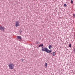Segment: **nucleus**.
<instances>
[{"label": "nucleus", "instance_id": "nucleus-1", "mask_svg": "<svg viewBox=\"0 0 75 75\" xmlns=\"http://www.w3.org/2000/svg\"><path fill=\"white\" fill-rule=\"evenodd\" d=\"M8 67L10 69H13L14 68L15 65L13 63H10L9 64Z\"/></svg>", "mask_w": 75, "mask_h": 75}, {"label": "nucleus", "instance_id": "nucleus-2", "mask_svg": "<svg viewBox=\"0 0 75 75\" xmlns=\"http://www.w3.org/2000/svg\"><path fill=\"white\" fill-rule=\"evenodd\" d=\"M42 50L43 51H45L47 53H49V50L47 47H42Z\"/></svg>", "mask_w": 75, "mask_h": 75}, {"label": "nucleus", "instance_id": "nucleus-3", "mask_svg": "<svg viewBox=\"0 0 75 75\" xmlns=\"http://www.w3.org/2000/svg\"><path fill=\"white\" fill-rule=\"evenodd\" d=\"M15 24L16 27H18V26H19V25H20V22L19 21H17L16 22Z\"/></svg>", "mask_w": 75, "mask_h": 75}, {"label": "nucleus", "instance_id": "nucleus-4", "mask_svg": "<svg viewBox=\"0 0 75 75\" xmlns=\"http://www.w3.org/2000/svg\"><path fill=\"white\" fill-rule=\"evenodd\" d=\"M4 28L3 27L1 26H0V30L1 31H4Z\"/></svg>", "mask_w": 75, "mask_h": 75}, {"label": "nucleus", "instance_id": "nucleus-5", "mask_svg": "<svg viewBox=\"0 0 75 75\" xmlns=\"http://www.w3.org/2000/svg\"><path fill=\"white\" fill-rule=\"evenodd\" d=\"M17 38L18 40H21L22 38L21 36H17Z\"/></svg>", "mask_w": 75, "mask_h": 75}, {"label": "nucleus", "instance_id": "nucleus-6", "mask_svg": "<svg viewBox=\"0 0 75 75\" xmlns=\"http://www.w3.org/2000/svg\"><path fill=\"white\" fill-rule=\"evenodd\" d=\"M43 44H42L39 45V47H43Z\"/></svg>", "mask_w": 75, "mask_h": 75}, {"label": "nucleus", "instance_id": "nucleus-7", "mask_svg": "<svg viewBox=\"0 0 75 75\" xmlns=\"http://www.w3.org/2000/svg\"><path fill=\"white\" fill-rule=\"evenodd\" d=\"M52 48V45H50L49 46V49H51Z\"/></svg>", "mask_w": 75, "mask_h": 75}, {"label": "nucleus", "instance_id": "nucleus-8", "mask_svg": "<svg viewBox=\"0 0 75 75\" xmlns=\"http://www.w3.org/2000/svg\"><path fill=\"white\" fill-rule=\"evenodd\" d=\"M45 67H46V68H47V66H48L47 63H45Z\"/></svg>", "mask_w": 75, "mask_h": 75}, {"label": "nucleus", "instance_id": "nucleus-9", "mask_svg": "<svg viewBox=\"0 0 75 75\" xmlns=\"http://www.w3.org/2000/svg\"><path fill=\"white\" fill-rule=\"evenodd\" d=\"M53 55L54 56L55 55V52H53Z\"/></svg>", "mask_w": 75, "mask_h": 75}, {"label": "nucleus", "instance_id": "nucleus-10", "mask_svg": "<svg viewBox=\"0 0 75 75\" xmlns=\"http://www.w3.org/2000/svg\"><path fill=\"white\" fill-rule=\"evenodd\" d=\"M20 34H21V33H22V30H20L19 31Z\"/></svg>", "mask_w": 75, "mask_h": 75}, {"label": "nucleus", "instance_id": "nucleus-11", "mask_svg": "<svg viewBox=\"0 0 75 75\" xmlns=\"http://www.w3.org/2000/svg\"><path fill=\"white\" fill-rule=\"evenodd\" d=\"M51 52H52V50H50L49 51V53Z\"/></svg>", "mask_w": 75, "mask_h": 75}, {"label": "nucleus", "instance_id": "nucleus-12", "mask_svg": "<svg viewBox=\"0 0 75 75\" xmlns=\"http://www.w3.org/2000/svg\"><path fill=\"white\" fill-rule=\"evenodd\" d=\"M69 47H70V48H71V44H70L69 45Z\"/></svg>", "mask_w": 75, "mask_h": 75}, {"label": "nucleus", "instance_id": "nucleus-13", "mask_svg": "<svg viewBox=\"0 0 75 75\" xmlns=\"http://www.w3.org/2000/svg\"><path fill=\"white\" fill-rule=\"evenodd\" d=\"M64 7H67V4H64Z\"/></svg>", "mask_w": 75, "mask_h": 75}, {"label": "nucleus", "instance_id": "nucleus-14", "mask_svg": "<svg viewBox=\"0 0 75 75\" xmlns=\"http://www.w3.org/2000/svg\"><path fill=\"white\" fill-rule=\"evenodd\" d=\"M75 48H74V50H73V52H75Z\"/></svg>", "mask_w": 75, "mask_h": 75}, {"label": "nucleus", "instance_id": "nucleus-15", "mask_svg": "<svg viewBox=\"0 0 75 75\" xmlns=\"http://www.w3.org/2000/svg\"><path fill=\"white\" fill-rule=\"evenodd\" d=\"M50 55H52V52H51L50 53Z\"/></svg>", "mask_w": 75, "mask_h": 75}, {"label": "nucleus", "instance_id": "nucleus-16", "mask_svg": "<svg viewBox=\"0 0 75 75\" xmlns=\"http://www.w3.org/2000/svg\"><path fill=\"white\" fill-rule=\"evenodd\" d=\"M71 3L72 4L73 3V1L71 0Z\"/></svg>", "mask_w": 75, "mask_h": 75}, {"label": "nucleus", "instance_id": "nucleus-17", "mask_svg": "<svg viewBox=\"0 0 75 75\" xmlns=\"http://www.w3.org/2000/svg\"><path fill=\"white\" fill-rule=\"evenodd\" d=\"M73 16H74V17H75V14L74 13Z\"/></svg>", "mask_w": 75, "mask_h": 75}, {"label": "nucleus", "instance_id": "nucleus-18", "mask_svg": "<svg viewBox=\"0 0 75 75\" xmlns=\"http://www.w3.org/2000/svg\"><path fill=\"white\" fill-rule=\"evenodd\" d=\"M21 61H22V62H23V61H24V59H21Z\"/></svg>", "mask_w": 75, "mask_h": 75}]
</instances>
